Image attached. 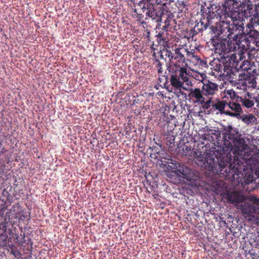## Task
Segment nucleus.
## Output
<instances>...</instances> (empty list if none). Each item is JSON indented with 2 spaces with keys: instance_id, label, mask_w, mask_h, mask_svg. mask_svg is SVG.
Here are the masks:
<instances>
[{
  "instance_id": "obj_1",
  "label": "nucleus",
  "mask_w": 259,
  "mask_h": 259,
  "mask_svg": "<svg viewBox=\"0 0 259 259\" xmlns=\"http://www.w3.org/2000/svg\"><path fill=\"white\" fill-rule=\"evenodd\" d=\"M247 139L241 138L236 129L230 127L224 137L220 149L214 152L215 158L208 153L195 152L193 158L196 163L214 174L231 181L237 180L242 175L244 164L256 159L259 150L254 145H249Z\"/></svg>"
},
{
  "instance_id": "obj_2",
  "label": "nucleus",
  "mask_w": 259,
  "mask_h": 259,
  "mask_svg": "<svg viewBox=\"0 0 259 259\" xmlns=\"http://www.w3.org/2000/svg\"><path fill=\"white\" fill-rule=\"evenodd\" d=\"M237 3L236 0H226L224 6L226 13L221 15V20L217 24L214 33L217 36L223 38H231L234 34L233 39H242L241 34L244 28L242 20L229 16L228 12L233 11L234 5Z\"/></svg>"
},
{
  "instance_id": "obj_3",
  "label": "nucleus",
  "mask_w": 259,
  "mask_h": 259,
  "mask_svg": "<svg viewBox=\"0 0 259 259\" xmlns=\"http://www.w3.org/2000/svg\"><path fill=\"white\" fill-rule=\"evenodd\" d=\"M212 46L215 54L223 55L226 60L230 61L236 58V52L239 56L245 48L240 39L223 38L222 36H214L212 39Z\"/></svg>"
},
{
  "instance_id": "obj_4",
  "label": "nucleus",
  "mask_w": 259,
  "mask_h": 259,
  "mask_svg": "<svg viewBox=\"0 0 259 259\" xmlns=\"http://www.w3.org/2000/svg\"><path fill=\"white\" fill-rule=\"evenodd\" d=\"M170 75V81L171 85L176 88L177 96L182 95L181 89L189 90L192 87L193 80L190 75V72H187V69L180 64H170L167 68Z\"/></svg>"
},
{
  "instance_id": "obj_5",
  "label": "nucleus",
  "mask_w": 259,
  "mask_h": 259,
  "mask_svg": "<svg viewBox=\"0 0 259 259\" xmlns=\"http://www.w3.org/2000/svg\"><path fill=\"white\" fill-rule=\"evenodd\" d=\"M255 83L254 75L247 72L240 74L238 79L232 82L233 85L241 93L248 92L249 88L255 87Z\"/></svg>"
},
{
  "instance_id": "obj_6",
  "label": "nucleus",
  "mask_w": 259,
  "mask_h": 259,
  "mask_svg": "<svg viewBox=\"0 0 259 259\" xmlns=\"http://www.w3.org/2000/svg\"><path fill=\"white\" fill-rule=\"evenodd\" d=\"M171 167L174 169V172L179 178L189 182L195 180L196 174L194 170L176 161L171 162Z\"/></svg>"
},
{
  "instance_id": "obj_7",
  "label": "nucleus",
  "mask_w": 259,
  "mask_h": 259,
  "mask_svg": "<svg viewBox=\"0 0 259 259\" xmlns=\"http://www.w3.org/2000/svg\"><path fill=\"white\" fill-rule=\"evenodd\" d=\"M225 63L223 60L221 63L220 60H214L212 64L214 70L218 72V75L220 76H227L229 72L231 70V68L233 67L234 63L236 62L235 59L228 60L225 59Z\"/></svg>"
},
{
  "instance_id": "obj_8",
  "label": "nucleus",
  "mask_w": 259,
  "mask_h": 259,
  "mask_svg": "<svg viewBox=\"0 0 259 259\" xmlns=\"http://www.w3.org/2000/svg\"><path fill=\"white\" fill-rule=\"evenodd\" d=\"M239 95V102L246 108H249L254 107L257 109V95H255L250 93L248 91L244 93L238 92Z\"/></svg>"
},
{
  "instance_id": "obj_9",
  "label": "nucleus",
  "mask_w": 259,
  "mask_h": 259,
  "mask_svg": "<svg viewBox=\"0 0 259 259\" xmlns=\"http://www.w3.org/2000/svg\"><path fill=\"white\" fill-rule=\"evenodd\" d=\"M140 6L142 7L140 8L145 11L146 20L151 18L152 20H155L156 22L161 21V18L158 16L154 5L151 3V0H143Z\"/></svg>"
},
{
  "instance_id": "obj_10",
  "label": "nucleus",
  "mask_w": 259,
  "mask_h": 259,
  "mask_svg": "<svg viewBox=\"0 0 259 259\" xmlns=\"http://www.w3.org/2000/svg\"><path fill=\"white\" fill-rule=\"evenodd\" d=\"M189 91V93L188 95V97L189 101L195 104L198 105H202L204 102V95L203 91L199 88H190L189 90H185Z\"/></svg>"
},
{
  "instance_id": "obj_11",
  "label": "nucleus",
  "mask_w": 259,
  "mask_h": 259,
  "mask_svg": "<svg viewBox=\"0 0 259 259\" xmlns=\"http://www.w3.org/2000/svg\"><path fill=\"white\" fill-rule=\"evenodd\" d=\"M201 89L205 97L213 98L217 95L219 92V85L214 82L207 80L203 82Z\"/></svg>"
},
{
  "instance_id": "obj_12",
  "label": "nucleus",
  "mask_w": 259,
  "mask_h": 259,
  "mask_svg": "<svg viewBox=\"0 0 259 259\" xmlns=\"http://www.w3.org/2000/svg\"><path fill=\"white\" fill-rule=\"evenodd\" d=\"M238 209L241 210L242 213L244 215L255 217V214H259V208L257 207L253 206L250 203L243 200L239 205H237Z\"/></svg>"
},
{
  "instance_id": "obj_13",
  "label": "nucleus",
  "mask_w": 259,
  "mask_h": 259,
  "mask_svg": "<svg viewBox=\"0 0 259 259\" xmlns=\"http://www.w3.org/2000/svg\"><path fill=\"white\" fill-rule=\"evenodd\" d=\"M223 197H225L229 202L235 204L237 207V205H239V204L245 199V197L242 192L236 191L232 192L227 191L226 193L224 194Z\"/></svg>"
},
{
  "instance_id": "obj_14",
  "label": "nucleus",
  "mask_w": 259,
  "mask_h": 259,
  "mask_svg": "<svg viewBox=\"0 0 259 259\" xmlns=\"http://www.w3.org/2000/svg\"><path fill=\"white\" fill-rule=\"evenodd\" d=\"M212 111L218 110L222 114H224L229 116H234L235 114H232L230 112V110L227 109V102L224 101H219L217 102H213Z\"/></svg>"
},
{
  "instance_id": "obj_15",
  "label": "nucleus",
  "mask_w": 259,
  "mask_h": 259,
  "mask_svg": "<svg viewBox=\"0 0 259 259\" xmlns=\"http://www.w3.org/2000/svg\"><path fill=\"white\" fill-rule=\"evenodd\" d=\"M184 49L183 48H176L174 50V55L172 59V61L170 64H178L182 63L184 66V63L185 62V57L183 54Z\"/></svg>"
},
{
  "instance_id": "obj_16",
  "label": "nucleus",
  "mask_w": 259,
  "mask_h": 259,
  "mask_svg": "<svg viewBox=\"0 0 259 259\" xmlns=\"http://www.w3.org/2000/svg\"><path fill=\"white\" fill-rule=\"evenodd\" d=\"M255 23L253 25L248 24V28L246 29V32L247 34L249 37H252L253 38H256L259 35V32L257 30L254 29L255 26H257L259 25V23H257L258 21V18H254Z\"/></svg>"
},
{
  "instance_id": "obj_17",
  "label": "nucleus",
  "mask_w": 259,
  "mask_h": 259,
  "mask_svg": "<svg viewBox=\"0 0 259 259\" xmlns=\"http://www.w3.org/2000/svg\"><path fill=\"white\" fill-rule=\"evenodd\" d=\"M227 109H230V112L232 114H235V115L231 116L232 117H237L240 113L242 111V108L240 105L238 103L234 102H230L227 103Z\"/></svg>"
},
{
  "instance_id": "obj_18",
  "label": "nucleus",
  "mask_w": 259,
  "mask_h": 259,
  "mask_svg": "<svg viewBox=\"0 0 259 259\" xmlns=\"http://www.w3.org/2000/svg\"><path fill=\"white\" fill-rule=\"evenodd\" d=\"M156 33L155 37L158 45L165 46L168 41L167 33L164 31H156Z\"/></svg>"
},
{
  "instance_id": "obj_19",
  "label": "nucleus",
  "mask_w": 259,
  "mask_h": 259,
  "mask_svg": "<svg viewBox=\"0 0 259 259\" xmlns=\"http://www.w3.org/2000/svg\"><path fill=\"white\" fill-rule=\"evenodd\" d=\"M196 151L191 149L190 146L188 144H184L181 146L179 152L183 156H190L194 155Z\"/></svg>"
},
{
  "instance_id": "obj_20",
  "label": "nucleus",
  "mask_w": 259,
  "mask_h": 259,
  "mask_svg": "<svg viewBox=\"0 0 259 259\" xmlns=\"http://www.w3.org/2000/svg\"><path fill=\"white\" fill-rule=\"evenodd\" d=\"M213 186L214 187V191L218 194H221L222 192L227 188L226 184L222 181H215L213 184Z\"/></svg>"
},
{
  "instance_id": "obj_21",
  "label": "nucleus",
  "mask_w": 259,
  "mask_h": 259,
  "mask_svg": "<svg viewBox=\"0 0 259 259\" xmlns=\"http://www.w3.org/2000/svg\"><path fill=\"white\" fill-rule=\"evenodd\" d=\"M190 75L193 80V78H194L195 80L201 82L203 84L204 81L207 80V79H205L206 75L204 73H200V72L194 70H192V72H190Z\"/></svg>"
},
{
  "instance_id": "obj_22",
  "label": "nucleus",
  "mask_w": 259,
  "mask_h": 259,
  "mask_svg": "<svg viewBox=\"0 0 259 259\" xmlns=\"http://www.w3.org/2000/svg\"><path fill=\"white\" fill-rule=\"evenodd\" d=\"M238 92H235L233 90H225L224 94L225 96L227 98H230L232 100H235L238 102L240 95L238 93Z\"/></svg>"
},
{
  "instance_id": "obj_23",
  "label": "nucleus",
  "mask_w": 259,
  "mask_h": 259,
  "mask_svg": "<svg viewBox=\"0 0 259 259\" xmlns=\"http://www.w3.org/2000/svg\"><path fill=\"white\" fill-rule=\"evenodd\" d=\"M208 99H206L204 98V102L201 105L203 109L204 110H206L207 111H210L213 110V109L211 107H213V98H207Z\"/></svg>"
},
{
  "instance_id": "obj_24",
  "label": "nucleus",
  "mask_w": 259,
  "mask_h": 259,
  "mask_svg": "<svg viewBox=\"0 0 259 259\" xmlns=\"http://www.w3.org/2000/svg\"><path fill=\"white\" fill-rule=\"evenodd\" d=\"M143 2V0L140 1L137 6H136V8L135 9H133L134 12L135 13V15H136L139 19L143 18L144 15L143 13H145V11L140 8L141 7L140 4Z\"/></svg>"
},
{
  "instance_id": "obj_25",
  "label": "nucleus",
  "mask_w": 259,
  "mask_h": 259,
  "mask_svg": "<svg viewBox=\"0 0 259 259\" xmlns=\"http://www.w3.org/2000/svg\"><path fill=\"white\" fill-rule=\"evenodd\" d=\"M256 119L255 116L252 114L246 115L242 117L243 121L247 124L254 122Z\"/></svg>"
},
{
  "instance_id": "obj_26",
  "label": "nucleus",
  "mask_w": 259,
  "mask_h": 259,
  "mask_svg": "<svg viewBox=\"0 0 259 259\" xmlns=\"http://www.w3.org/2000/svg\"><path fill=\"white\" fill-rule=\"evenodd\" d=\"M207 22L205 24L203 22L201 21L200 26L198 24V30L199 31H203V30L206 29V28L210 25V19L208 17L206 18Z\"/></svg>"
},
{
  "instance_id": "obj_27",
  "label": "nucleus",
  "mask_w": 259,
  "mask_h": 259,
  "mask_svg": "<svg viewBox=\"0 0 259 259\" xmlns=\"http://www.w3.org/2000/svg\"><path fill=\"white\" fill-rule=\"evenodd\" d=\"M189 60L196 64H201L202 62L201 59L196 54V53Z\"/></svg>"
},
{
  "instance_id": "obj_28",
  "label": "nucleus",
  "mask_w": 259,
  "mask_h": 259,
  "mask_svg": "<svg viewBox=\"0 0 259 259\" xmlns=\"http://www.w3.org/2000/svg\"><path fill=\"white\" fill-rule=\"evenodd\" d=\"M184 52L187 53V56L189 59L196 53L194 49L189 50L188 49H184Z\"/></svg>"
},
{
  "instance_id": "obj_29",
  "label": "nucleus",
  "mask_w": 259,
  "mask_h": 259,
  "mask_svg": "<svg viewBox=\"0 0 259 259\" xmlns=\"http://www.w3.org/2000/svg\"><path fill=\"white\" fill-rule=\"evenodd\" d=\"M174 2V0H156V3L158 5L166 6L167 4H170Z\"/></svg>"
},
{
  "instance_id": "obj_30",
  "label": "nucleus",
  "mask_w": 259,
  "mask_h": 259,
  "mask_svg": "<svg viewBox=\"0 0 259 259\" xmlns=\"http://www.w3.org/2000/svg\"><path fill=\"white\" fill-rule=\"evenodd\" d=\"M174 55V52H171L170 48L169 47H168L165 50V56H167L170 62L172 61V59Z\"/></svg>"
},
{
  "instance_id": "obj_31",
  "label": "nucleus",
  "mask_w": 259,
  "mask_h": 259,
  "mask_svg": "<svg viewBox=\"0 0 259 259\" xmlns=\"http://www.w3.org/2000/svg\"><path fill=\"white\" fill-rule=\"evenodd\" d=\"M250 201L252 202L253 204H255L256 205H259V199L255 197H252L250 198Z\"/></svg>"
},
{
  "instance_id": "obj_32",
  "label": "nucleus",
  "mask_w": 259,
  "mask_h": 259,
  "mask_svg": "<svg viewBox=\"0 0 259 259\" xmlns=\"http://www.w3.org/2000/svg\"><path fill=\"white\" fill-rule=\"evenodd\" d=\"M175 139V138L173 136L169 135L166 138V141L169 142L170 144H171L174 143Z\"/></svg>"
},
{
  "instance_id": "obj_33",
  "label": "nucleus",
  "mask_w": 259,
  "mask_h": 259,
  "mask_svg": "<svg viewBox=\"0 0 259 259\" xmlns=\"http://www.w3.org/2000/svg\"><path fill=\"white\" fill-rule=\"evenodd\" d=\"M12 214V210L9 211V212H8L6 213V217L9 218V220L13 219V218L15 219V218H17V217H11V214Z\"/></svg>"
},
{
  "instance_id": "obj_34",
  "label": "nucleus",
  "mask_w": 259,
  "mask_h": 259,
  "mask_svg": "<svg viewBox=\"0 0 259 259\" xmlns=\"http://www.w3.org/2000/svg\"><path fill=\"white\" fill-rule=\"evenodd\" d=\"M169 26H166V25H165L162 27V29L161 31H164L165 32H167L168 30V28Z\"/></svg>"
},
{
  "instance_id": "obj_35",
  "label": "nucleus",
  "mask_w": 259,
  "mask_h": 259,
  "mask_svg": "<svg viewBox=\"0 0 259 259\" xmlns=\"http://www.w3.org/2000/svg\"><path fill=\"white\" fill-rule=\"evenodd\" d=\"M169 26H166V25H165L162 27V29L161 31H164L165 32H167L168 30V28Z\"/></svg>"
},
{
  "instance_id": "obj_36",
  "label": "nucleus",
  "mask_w": 259,
  "mask_h": 259,
  "mask_svg": "<svg viewBox=\"0 0 259 259\" xmlns=\"http://www.w3.org/2000/svg\"><path fill=\"white\" fill-rule=\"evenodd\" d=\"M170 23V21L168 18H167L166 20H165L164 24L165 25H166V26H169Z\"/></svg>"
},
{
  "instance_id": "obj_37",
  "label": "nucleus",
  "mask_w": 259,
  "mask_h": 259,
  "mask_svg": "<svg viewBox=\"0 0 259 259\" xmlns=\"http://www.w3.org/2000/svg\"><path fill=\"white\" fill-rule=\"evenodd\" d=\"M158 67H159V68L158 69V73H160V72H162V68H161V64L160 62L158 63Z\"/></svg>"
},
{
  "instance_id": "obj_38",
  "label": "nucleus",
  "mask_w": 259,
  "mask_h": 259,
  "mask_svg": "<svg viewBox=\"0 0 259 259\" xmlns=\"http://www.w3.org/2000/svg\"><path fill=\"white\" fill-rule=\"evenodd\" d=\"M257 109H259V95H257Z\"/></svg>"
}]
</instances>
